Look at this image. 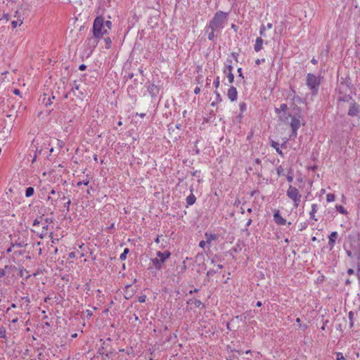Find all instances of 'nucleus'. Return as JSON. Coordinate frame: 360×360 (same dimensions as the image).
<instances>
[{"label": "nucleus", "mask_w": 360, "mask_h": 360, "mask_svg": "<svg viewBox=\"0 0 360 360\" xmlns=\"http://www.w3.org/2000/svg\"><path fill=\"white\" fill-rule=\"evenodd\" d=\"M226 20L227 14L221 11H217L210 20L209 25L205 27L206 32H208L209 29L219 32L224 28V24Z\"/></svg>", "instance_id": "nucleus-1"}, {"label": "nucleus", "mask_w": 360, "mask_h": 360, "mask_svg": "<svg viewBox=\"0 0 360 360\" xmlns=\"http://www.w3.org/2000/svg\"><path fill=\"white\" fill-rule=\"evenodd\" d=\"M71 98L72 101L75 102L76 105L81 106L84 103L86 98L85 94L82 91V88L78 84H75L70 92L65 95V98Z\"/></svg>", "instance_id": "nucleus-2"}, {"label": "nucleus", "mask_w": 360, "mask_h": 360, "mask_svg": "<svg viewBox=\"0 0 360 360\" xmlns=\"http://www.w3.org/2000/svg\"><path fill=\"white\" fill-rule=\"evenodd\" d=\"M320 84V77H317L312 73L307 75L306 85L311 90L312 96L317 95Z\"/></svg>", "instance_id": "nucleus-3"}, {"label": "nucleus", "mask_w": 360, "mask_h": 360, "mask_svg": "<svg viewBox=\"0 0 360 360\" xmlns=\"http://www.w3.org/2000/svg\"><path fill=\"white\" fill-rule=\"evenodd\" d=\"M286 195L292 200L294 207L295 208L298 207L302 198L298 189L292 185H289L286 191Z\"/></svg>", "instance_id": "nucleus-4"}, {"label": "nucleus", "mask_w": 360, "mask_h": 360, "mask_svg": "<svg viewBox=\"0 0 360 360\" xmlns=\"http://www.w3.org/2000/svg\"><path fill=\"white\" fill-rule=\"evenodd\" d=\"M104 20L101 16L96 17L94 22L93 34L96 37H101L104 34L107 33L105 30L102 32L103 27Z\"/></svg>", "instance_id": "nucleus-5"}, {"label": "nucleus", "mask_w": 360, "mask_h": 360, "mask_svg": "<svg viewBox=\"0 0 360 360\" xmlns=\"http://www.w3.org/2000/svg\"><path fill=\"white\" fill-rule=\"evenodd\" d=\"M111 342L112 340L110 338L103 341V345L99 348L98 353L101 355H105L108 359L111 358L115 351L110 345Z\"/></svg>", "instance_id": "nucleus-6"}, {"label": "nucleus", "mask_w": 360, "mask_h": 360, "mask_svg": "<svg viewBox=\"0 0 360 360\" xmlns=\"http://www.w3.org/2000/svg\"><path fill=\"white\" fill-rule=\"evenodd\" d=\"M354 100L352 97L348 94L342 95L338 98L337 106L338 109L342 112L345 111V104L349 105V103H352V101Z\"/></svg>", "instance_id": "nucleus-7"}, {"label": "nucleus", "mask_w": 360, "mask_h": 360, "mask_svg": "<svg viewBox=\"0 0 360 360\" xmlns=\"http://www.w3.org/2000/svg\"><path fill=\"white\" fill-rule=\"evenodd\" d=\"M290 125L292 129V134L290 137H296L297 135V130L301 126L300 119L297 117L292 116Z\"/></svg>", "instance_id": "nucleus-8"}, {"label": "nucleus", "mask_w": 360, "mask_h": 360, "mask_svg": "<svg viewBox=\"0 0 360 360\" xmlns=\"http://www.w3.org/2000/svg\"><path fill=\"white\" fill-rule=\"evenodd\" d=\"M359 112V105H358L355 101H352V103L348 105V115L351 117L356 116Z\"/></svg>", "instance_id": "nucleus-9"}, {"label": "nucleus", "mask_w": 360, "mask_h": 360, "mask_svg": "<svg viewBox=\"0 0 360 360\" xmlns=\"http://www.w3.org/2000/svg\"><path fill=\"white\" fill-rule=\"evenodd\" d=\"M136 292V290L132 288L131 284L127 285L125 286L124 297L127 300L131 299Z\"/></svg>", "instance_id": "nucleus-10"}, {"label": "nucleus", "mask_w": 360, "mask_h": 360, "mask_svg": "<svg viewBox=\"0 0 360 360\" xmlns=\"http://www.w3.org/2000/svg\"><path fill=\"white\" fill-rule=\"evenodd\" d=\"M274 220L277 225H285L286 220L281 215L278 210H276L274 213Z\"/></svg>", "instance_id": "nucleus-11"}, {"label": "nucleus", "mask_w": 360, "mask_h": 360, "mask_svg": "<svg viewBox=\"0 0 360 360\" xmlns=\"http://www.w3.org/2000/svg\"><path fill=\"white\" fill-rule=\"evenodd\" d=\"M6 117L8 118V122H9V124L7 127H4L3 131L4 132H10L12 129L11 123L15 121V119L17 117V115L14 114V113H11V114H8L6 115Z\"/></svg>", "instance_id": "nucleus-12"}, {"label": "nucleus", "mask_w": 360, "mask_h": 360, "mask_svg": "<svg viewBox=\"0 0 360 360\" xmlns=\"http://www.w3.org/2000/svg\"><path fill=\"white\" fill-rule=\"evenodd\" d=\"M227 96L231 101H236L238 97V92L236 88L233 86H231L228 90Z\"/></svg>", "instance_id": "nucleus-13"}, {"label": "nucleus", "mask_w": 360, "mask_h": 360, "mask_svg": "<svg viewBox=\"0 0 360 360\" xmlns=\"http://www.w3.org/2000/svg\"><path fill=\"white\" fill-rule=\"evenodd\" d=\"M338 233L336 231H333L331 232V233L330 234L328 238H329V240H328V245L330 247V250H331L334 245H335V240L338 238Z\"/></svg>", "instance_id": "nucleus-14"}, {"label": "nucleus", "mask_w": 360, "mask_h": 360, "mask_svg": "<svg viewBox=\"0 0 360 360\" xmlns=\"http://www.w3.org/2000/svg\"><path fill=\"white\" fill-rule=\"evenodd\" d=\"M171 255L169 250H165L164 252H159V265L164 263Z\"/></svg>", "instance_id": "nucleus-15"}, {"label": "nucleus", "mask_w": 360, "mask_h": 360, "mask_svg": "<svg viewBox=\"0 0 360 360\" xmlns=\"http://www.w3.org/2000/svg\"><path fill=\"white\" fill-rule=\"evenodd\" d=\"M190 191H191V193L188 196H187V198L186 199L187 205H193L195 202V200H196V198L194 195V194L193 193V188L192 186L191 187Z\"/></svg>", "instance_id": "nucleus-16"}, {"label": "nucleus", "mask_w": 360, "mask_h": 360, "mask_svg": "<svg viewBox=\"0 0 360 360\" xmlns=\"http://www.w3.org/2000/svg\"><path fill=\"white\" fill-rule=\"evenodd\" d=\"M205 237L208 245H210L212 240H216L218 238L217 235L207 232L205 233Z\"/></svg>", "instance_id": "nucleus-17"}, {"label": "nucleus", "mask_w": 360, "mask_h": 360, "mask_svg": "<svg viewBox=\"0 0 360 360\" xmlns=\"http://www.w3.org/2000/svg\"><path fill=\"white\" fill-rule=\"evenodd\" d=\"M262 45H263V39L262 37H257L255 40V44L254 46V49L256 52H259L262 49Z\"/></svg>", "instance_id": "nucleus-18"}, {"label": "nucleus", "mask_w": 360, "mask_h": 360, "mask_svg": "<svg viewBox=\"0 0 360 360\" xmlns=\"http://www.w3.org/2000/svg\"><path fill=\"white\" fill-rule=\"evenodd\" d=\"M318 210V205L316 204H312L311 205V210L309 212L310 218L315 221H318V219L316 217L315 214L316 213Z\"/></svg>", "instance_id": "nucleus-19"}, {"label": "nucleus", "mask_w": 360, "mask_h": 360, "mask_svg": "<svg viewBox=\"0 0 360 360\" xmlns=\"http://www.w3.org/2000/svg\"><path fill=\"white\" fill-rule=\"evenodd\" d=\"M100 37H96L94 34L93 37L88 39V45L90 46V47H96L98 44V40Z\"/></svg>", "instance_id": "nucleus-20"}, {"label": "nucleus", "mask_w": 360, "mask_h": 360, "mask_svg": "<svg viewBox=\"0 0 360 360\" xmlns=\"http://www.w3.org/2000/svg\"><path fill=\"white\" fill-rule=\"evenodd\" d=\"M288 110V107L287 105V104L285 103H282L279 108H275V112L276 114H280V112H287Z\"/></svg>", "instance_id": "nucleus-21"}, {"label": "nucleus", "mask_w": 360, "mask_h": 360, "mask_svg": "<svg viewBox=\"0 0 360 360\" xmlns=\"http://www.w3.org/2000/svg\"><path fill=\"white\" fill-rule=\"evenodd\" d=\"M281 120V121L283 122H286L288 120L289 117H292V115L287 112H280V114H277Z\"/></svg>", "instance_id": "nucleus-22"}, {"label": "nucleus", "mask_w": 360, "mask_h": 360, "mask_svg": "<svg viewBox=\"0 0 360 360\" xmlns=\"http://www.w3.org/2000/svg\"><path fill=\"white\" fill-rule=\"evenodd\" d=\"M271 146L273 147L274 148L276 149V152L281 156V157H283V152L281 151V150L279 148V144L274 141H271Z\"/></svg>", "instance_id": "nucleus-23"}, {"label": "nucleus", "mask_w": 360, "mask_h": 360, "mask_svg": "<svg viewBox=\"0 0 360 360\" xmlns=\"http://www.w3.org/2000/svg\"><path fill=\"white\" fill-rule=\"evenodd\" d=\"M288 97L292 98V100L294 101L300 100V97L296 95L295 91L292 89H290V93L288 94Z\"/></svg>", "instance_id": "nucleus-24"}, {"label": "nucleus", "mask_w": 360, "mask_h": 360, "mask_svg": "<svg viewBox=\"0 0 360 360\" xmlns=\"http://www.w3.org/2000/svg\"><path fill=\"white\" fill-rule=\"evenodd\" d=\"M57 195H58V198H60V199L63 200V202H65V201L68 200V199L69 198H67L65 195V193L63 191H58L57 192Z\"/></svg>", "instance_id": "nucleus-25"}, {"label": "nucleus", "mask_w": 360, "mask_h": 360, "mask_svg": "<svg viewBox=\"0 0 360 360\" xmlns=\"http://www.w3.org/2000/svg\"><path fill=\"white\" fill-rule=\"evenodd\" d=\"M335 208H336L338 212H339L340 213H341L342 214H347V210L342 205H336Z\"/></svg>", "instance_id": "nucleus-26"}, {"label": "nucleus", "mask_w": 360, "mask_h": 360, "mask_svg": "<svg viewBox=\"0 0 360 360\" xmlns=\"http://www.w3.org/2000/svg\"><path fill=\"white\" fill-rule=\"evenodd\" d=\"M34 188L32 187H28L27 188L25 191V195L26 197H31L34 194Z\"/></svg>", "instance_id": "nucleus-27"}, {"label": "nucleus", "mask_w": 360, "mask_h": 360, "mask_svg": "<svg viewBox=\"0 0 360 360\" xmlns=\"http://www.w3.org/2000/svg\"><path fill=\"white\" fill-rule=\"evenodd\" d=\"M296 322L299 323V327L303 330L308 328L307 325L301 323V319L300 318L296 319Z\"/></svg>", "instance_id": "nucleus-28"}, {"label": "nucleus", "mask_w": 360, "mask_h": 360, "mask_svg": "<svg viewBox=\"0 0 360 360\" xmlns=\"http://www.w3.org/2000/svg\"><path fill=\"white\" fill-rule=\"evenodd\" d=\"M335 195L333 193H328L326 195V200L328 202H333L335 200Z\"/></svg>", "instance_id": "nucleus-29"}, {"label": "nucleus", "mask_w": 360, "mask_h": 360, "mask_svg": "<svg viewBox=\"0 0 360 360\" xmlns=\"http://www.w3.org/2000/svg\"><path fill=\"white\" fill-rule=\"evenodd\" d=\"M218 32L217 30H211V32L208 33V36H207V38L210 41H213L214 37H215V35H214V32Z\"/></svg>", "instance_id": "nucleus-30"}, {"label": "nucleus", "mask_w": 360, "mask_h": 360, "mask_svg": "<svg viewBox=\"0 0 360 360\" xmlns=\"http://www.w3.org/2000/svg\"><path fill=\"white\" fill-rule=\"evenodd\" d=\"M129 250L128 248H125L124 252L120 255V258L121 260H124L126 259L127 255L129 253Z\"/></svg>", "instance_id": "nucleus-31"}, {"label": "nucleus", "mask_w": 360, "mask_h": 360, "mask_svg": "<svg viewBox=\"0 0 360 360\" xmlns=\"http://www.w3.org/2000/svg\"><path fill=\"white\" fill-rule=\"evenodd\" d=\"M287 180L289 183H291L293 181V176H292V170L290 169V171L288 173V175L286 176Z\"/></svg>", "instance_id": "nucleus-32"}, {"label": "nucleus", "mask_w": 360, "mask_h": 360, "mask_svg": "<svg viewBox=\"0 0 360 360\" xmlns=\"http://www.w3.org/2000/svg\"><path fill=\"white\" fill-rule=\"evenodd\" d=\"M71 204V200L70 198L66 200L64 203V208L65 209L66 212L70 211V205Z\"/></svg>", "instance_id": "nucleus-33"}, {"label": "nucleus", "mask_w": 360, "mask_h": 360, "mask_svg": "<svg viewBox=\"0 0 360 360\" xmlns=\"http://www.w3.org/2000/svg\"><path fill=\"white\" fill-rule=\"evenodd\" d=\"M0 338H6V329L4 327L1 326L0 327Z\"/></svg>", "instance_id": "nucleus-34"}, {"label": "nucleus", "mask_w": 360, "mask_h": 360, "mask_svg": "<svg viewBox=\"0 0 360 360\" xmlns=\"http://www.w3.org/2000/svg\"><path fill=\"white\" fill-rule=\"evenodd\" d=\"M150 351V355L148 356V360H156L155 359V354H154L155 352V349H153V351H151V349H149Z\"/></svg>", "instance_id": "nucleus-35"}, {"label": "nucleus", "mask_w": 360, "mask_h": 360, "mask_svg": "<svg viewBox=\"0 0 360 360\" xmlns=\"http://www.w3.org/2000/svg\"><path fill=\"white\" fill-rule=\"evenodd\" d=\"M226 75H227V78H228L229 82V83H232L233 82V79H234L233 74L232 72H228V73H226Z\"/></svg>", "instance_id": "nucleus-36"}, {"label": "nucleus", "mask_w": 360, "mask_h": 360, "mask_svg": "<svg viewBox=\"0 0 360 360\" xmlns=\"http://www.w3.org/2000/svg\"><path fill=\"white\" fill-rule=\"evenodd\" d=\"M47 225L43 226V230L41 231V232L39 233V237L40 238H43L44 236L46 235L47 233Z\"/></svg>", "instance_id": "nucleus-37"}, {"label": "nucleus", "mask_w": 360, "mask_h": 360, "mask_svg": "<svg viewBox=\"0 0 360 360\" xmlns=\"http://www.w3.org/2000/svg\"><path fill=\"white\" fill-rule=\"evenodd\" d=\"M276 171H277V174L278 176H281V175L284 174H283L284 169L283 168V167L281 165H280L279 167H277Z\"/></svg>", "instance_id": "nucleus-38"}, {"label": "nucleus", "mask_w": 360, "mask_h": 360, "mask_svg": "<svg viewBox=\"0 0 360 360\" xmlns=\"http://www.w3.org/2000/svg\"><path fill=\"white\" fill-rule=\"evenodd\" d=\"M233 67L231 65H229L226 66V68L224 70V73L226 74L228 72H232Z\"/></svg>", "instance_id": "nucleus-39"}, {"label": "nucleus", "mask_w": 360, "mask_h": 360, "mask_svg": "<svg viewBox=\"0 0 360 360\" xmlns=\"http://www.w3.org/2000/svg\"><path fill=\"white\" fill-rule=\"evenodd\" d=\"M104 40H105V44H106L105 48L106 49H109L110 47L111 42H112L110 38V37H106V38L104 39Z\"/></svg>", "instance_id": "nucleus-40"}, {"label": "nucleus", "mask_w": 360, "mask_h": 360, "mask_svg": "<svg viewBox=\"0 0 360 360\" xmlns=\"http://www.w3.org/2000/svg\"><path fill=\"white\" fill-rule=\"evenodd\" d=\"M18 22H20L19 25H20L21 24H22V20H13L11 22V25H12V27L13 28H15L18 24Z\"/></svg>", "instance_id": "nucleus-41"}, {"label": "nucleus", "mask_w": 360, "mask_h": 360, "mask_svg": "<svg viewBox=\"0 0 360 360\" xmlns=\"http://www.w3.org/2000/svg\"><path fill=\"white\" fill-rule=\"evenodd\" d=\"M220 81H219V77H217L215 80L213 82L214 86L216 89H217L219 86Z\"/></svg>", "instance_id": "nucleus-42"}, {"label": "nucleus", "mask_w": 360, "mask_h": 360, "mask_svg": "<svg viewBox=\"0 0 360 360\" xmlns=\"http://www.w3.org/2000/svg\"><path fill=\"white\" fill-rule=\"evenodd\" d=\"M25 245H27V244H25L23 242L22 243H15L14 244H12V247H18V248H22Z\"/></svg>", "instance_id": "nucleus-43"}, {"label": "nucleus", "mask_w": 360, "mask_h": 360, "mask_svg": "<svg viewBox=\"0 0 360 360\" xmlns=\"http://www.w3.org/2000/svg\"><path fill=\"white\" fill-rule=\"evenodd\" d=\"M336 355H337V360H345V357H344L342 353L337 352Z\"/></svg>", "instance_id": "nucleus-44"}, {"label": "nucleus", "mask_w": 360, "mask_h": 360, "mask_svg": "<svg viewBox=\"0 0 360 360\" xmlns=\"http://www.w3.org/2000/svg\"><path fill=\"white\" fill-rule=\"evenodd\" d=\"M266 31V26H264V25H262L261 27H260V30H259V34L260 35H262L264 36V32Z\"/></svg>", "instance_id": "nucleus-45"}, {"label": "nucleus", "mask_w": 360, "mask_h": 360, "mask_svg": "<svg viewBox=\"0 0 360 360\" xmlns=\"http://www.w3.org/2000/svg\"><path fill=\"white\" fill-rule=\"evenodd\" d=\"M300 231H303V230H304V229H307V224L306 222L301 223V224H300Z\"/></svg>", "instance_id": "nucleus-46"}, {"label": "nucleus", "mask_w": 360, "mask_h": 360, "mask_svg": "<svg viewBox=\"0 0 360 360\" xmlns=\"http://www.w3.org/2000/svg\"><path fill=\"white\" fill-rule=\"evenodd\" d=\"M348 316H349V319L350 320V324H351V326H352L353 325L352 321H353V317H354L353 311H349V314H348Z\"/></svg>", "instance_id": "nucleus-47"}, {"label": "nucleus", "mask_w": 360, "mask_h": 360, "mask_svg": "<svg viewBox=\"0 0 360 360\" xmlns=\"http://www.w3.org/2000/svg\"><path fill=\"white\" fill-rule=\"evenodd\" d=\"M193 304H194V305H195L196 307H199L200 305H202V302H201V301H200V300H195L193 301Z\"/></svg>", "instance_id": "nucleus-48"}, {"label": "nucleus", "mask_w": 360, "mask_h": 360, "mask_svg": "<svg viewBox=\"0 0 360 360\" xmlns=\"http://www.w3.org/2000/svg\"><path fill=\"white\" fill-rule=\"evenodd\" d=\"M89 184V181L86 180V181H79V182L77 184V186H82V184H84V185L87 186Z\"/></svg>", "instance_id": "nucleus-49"}, {"label": "nucleus", "mask_w": 360, "mask_h": 360, "mask_svg": "<svg viewBox=\"0 0 360 360\" xmlns=\"http://www.w3.org/2000/svg\"><path fill=\"white\" fill-rule=\"evenodd\" d=\"M214 94H215L216 97H217V102H221V98L220 96L219 93L217 91H215Z\"/></svg>", "instance_id": "nucleus-50"}, {"label": "nucleus", "mask_w": 360, "mask_h": 360, "mask_svg": "<svg viewBox=\"0 0 360 360\" xmlns=\"http://www.w3.org/2000/svg\"><path fill=\"white\" fill-rule=\"evenodd\" d=\"M207 244V242H206V240H201L199 243V246L204 249Z\"/></svg>", "instance_id": "nucleus-51"}, {"label": "nucleus", "mask_w": 360, "mask_h": 360, "mask_svg": "<svg viewBox=\"0 0 360 360\" xmlns=\"http://www.w3.org/2000/svg\"><path fill=\"white\" fill-rule=\"evenodd\" d=\"M240 109L241 111H244L246 110V105L245 103H240Z\"/></svg>", "instance_id": "nucleus-52"}, {"label": "nucleus", "mask_w": 360, "mask_h": 360, "mask_svg": "<svg viewBox=\"0 0 360 360\" xmlns=\"http://www.w3.org/2000/svg\"><path fill=\"white\" fill-rule=\"evenodd\" d=\"M44 102L45 103L46 105H51L52 103V101L51 100V98H47V101H46L45 98H44Z\"/></svg>", "instance_id": "nucleus-53"}, {"label": "nucleus", "mask_w": 360, "mask_h": 360, "mask_svg": "<svg viewBox=\"0 0 360 360\" xmlns=\"http://www.w3.org/2000/svg\"><path fill=\"white\" fill-rule=\"evenodd\" d=\"M155 87V86L153 84L151 87H149L148 88V91L150 93L151 96H155V94L153 93V88Z\"/></svg>", "instance_id": "nucleus-54"}, {"label": "nucleus", "mask_w": 360, "mask_h": 360, "mask_svg": "<svg viewBox=\"0 0 360 360\" xmlns=\"http://www.w3.org/2000/svg\"><path fill=\"white\" fill-rule=\"evenodd\" d=\"M105 26H106L108 29H110V28H111V26H112V22H111V21H110V20H107V21H105Z\"/></svg>", "instance_id": "nucleus-55"}, {"label": "nucleus", "mask_w": 360, "mask_h": 360, "mask_svg": "<svg viewBox=\"0 0 360 360\" xmlns=\"http://www.w3.org/2000/svg\"><path fill=\"white\" fill-rule=\"evenodd\" d=\"M139 302H144L146 301V296L145 295H143V296H140L139 297Z\"/></svg>", "instance_id": "nucleus-56"}, {"label": "nucleus", "mask_w": 360, "mask_h": 360, "mask_svg": "<svg viewBox=\"0 0 360 360\" xmlns=\"http://www.w3.org/2000/svg\"><path fill=\"white\" fill-rule=\"evenodd\" d=\"M200 92V88L199 86H196L194 89V94H198Z\"/></svg>", "instance_id": "nucleus-57"}, {"label": "nucleus", "mask_w": 360, "mask_h": 360, "mask_svg": "<svg viewBox=\"0 0 360 360\" xmlns=\"http://www.w3.org/2000/svg\"><path fill=\"white\" fill-rule=\"evenodd\" d=\"M152 262H153V264L155 265V266L157 268L158 267V257L153 259Z\"/></svg>", "instance_id": "nucleus-58"}, {"label": "nucleus", "mask_w": 360, "mask_h": 360, "mask_svg": "<svg viewBox=\"0 0 360 360\" xmlns=\"http://www.w3.org/2000/svg\"><path fill=\"white\" fill-rule=\"evenodd\" d=\"M39 223H40V222H39V221L37 219H36L34 221V222H33V226H38V225L39 224Z\"/></svg>", "instance_id": "nucleus-59"}, {"label": "nucleus", "mask_w": 360, "mask_h": 360, "mask_svg": "<svg viewBox=\"0 0 360 360\" xmlns=\"http://www.w3.org/2000/svg\"><path fill=\"white\" fill-rule=\"evenodd\" d=\"M68 256H69V258H74V257H75V252H71L69 253Z\"/></svg>", "instance_id": "nucleus-60"}, {"label": "nucleus", "mask_w": 360, "mask_h": 360, "mask_svg": "<svg viewBox=\"0 0 360 360\" xmlns=\"http://www.w3.org/2000/svg\"><path fill=\"white\" fill-rule=\"evenodd\" d=\"M347 274H348L349 275H352V274H354V271L352 269H349L347 270Z\"/></svg>", "instance_id": "nucleus-61"}, {"label": "nucleus", "mask_w": 360, "mask_h": 360, "mask_svg": "<svg viewBox=\"0 0 360 360\" xmlns=\"http://www.w3.org/2000/svg\"><path fill=\"white\" fill-rule=\"evenodd\" d=\"M252 219H249L248 220V221L246 222V224H245V226H246V227H248V226L252 224Z\"/></svg>", "instance_id": "nucleus-62"}, {"label": "nucleus", "mask_w": 360, "mask_h": 360, "mask_svg": "<svg viewBox=\"0 0 360 360\" xmlns=\"http://www.w3.org/2000/svg\"><path fill=\"white\" fill-rule=\"evenodd\" d=\"M13 93H14L15 95H20V90H19V89H15L13 90Z\"/></svg>", "instance_id": "nucleus-63"}, {"label": "nucleus", "mask_w": 360, "mask_h": 360, "mask_svg": "<svg viewBox=\"0 0 360 360\" xmlns=\"http://www.w3.org/2000/svg\"><path fill=\"white\" fill-rule=\"evenodd\" d=\"M86 65H85L82 64V65L79 66V70H84L86 69Z\"/></svg>", "instance_id": "nucleus-64"}]
</instances>
